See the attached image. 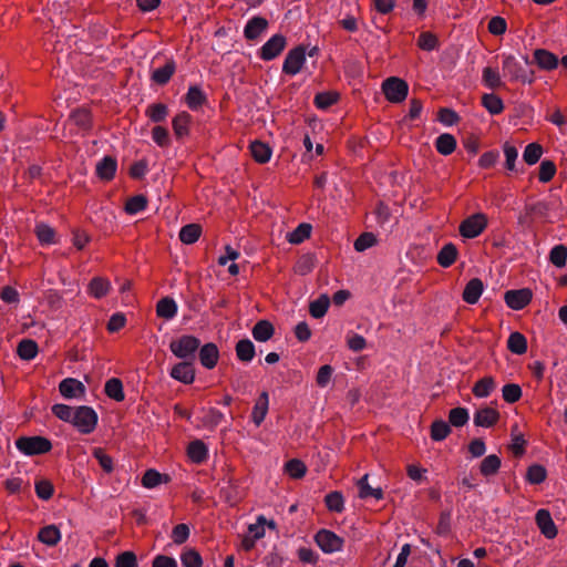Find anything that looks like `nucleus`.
Instances as JSON below:
<instances>
[{
  "mask_svg": "<svg viewBox=\"0 0 567 567\" xmlns=\"http://www.w3.org/2000/svg\"><path fill=\"white\" fill-rule=\"evenodd\" d=\"M17 449L25 455H41L52 450V443L44 436H20L16 441Z\"/></svg>",
  "mask_w": 567,
  "mask_h": 567,
  "instance_id": "obj_1",
  "label": "nucleus"
},
{
  "mask_svg": "<svg viewBox=\"0 0 567 567\" xmlns=\"http://www.w3.org/2000/svg\"><path fill=\"white\" fill-rule=\"evenodd\" d=\"M200 341L194 336H182L169 343L171 351L179 359L194 361L195 352L198 350Z\"/></svg>",
  "mask_w": 567,
  "mask_h": 567,
  "instance_id": "obj_2",
  "label": "nucleus"
},
{
  "mask_svg": "<svg viewBox=\"0 0 567 567\" xmlns=\"http://www.w3.org/2000/svg\"><path fill=\"white\" fill-rule=\"evenodd\" d=\"M97 420V414L91 406L81 405L75 408L72 425L76 427L80 433L90 434L95 430Z\"/></svg>",
  "mask_w": 567,
  "mask_h": 567,
  "instance_id": "obj_3",
  "label": "nucleus"
},
{
  "mask_svg": "<svg viewBox=\"0 0 567 567\" xmlns=\"http://www.w3.org/2000/svg\"><path fill=\"white\" fill-rule=\"evenodd\" d=\"M382 91L391 103H401L406 99L409 85L404 80L391 76L383 82Z\"/></svg>",
  "mask_w": 567,
  "mask_h": 567,
  "instance_id": "obj_4",
  "label": "nucleus"
},
{
  "mask_svg": "<svg viewBox=\"0 0 567 567\" xmlns=\"http://www.w3.org/2000/svg\"><path fill=\"white\" fill-rule=\"evenodd\" d=\"M503 71L508 73L512 80L532 84L535 81V71L524 69L513 55H506L503 60Z\"/></svg>",
  "mask_w": 567,
  "mask_h": 567,
  "instance_id": "obj_5",
  "label": "nucleus"
},
{
  "mask_svg": "<svg viewBox=\"0 0 567 567\" xmlns=\"http://www.w3.org/2000/svg\"><path fill=\"white\" fill-rule=\"evenodd\" d=\"M486 226L487 217L483 213H477L464 219L458 227V231L465 238H475Z\"/></svg>",
  "mask_w": 567,
  "mask_h": 567,
  "instance_id": "obj_6",
  "label": "nucleus"
},
{
  "mask_svg": "<svg viewBox=\"0 0 567 567\" xmlns=\"http://www.w3.org/2000/svg\"><path fill=\"white\" fill-rule=\"evenodd\" d=\"M307 48L302 44L291 49L284 61L282 72L288 75H295L302 69L306 62Z\"/></svg>",
  "mask_w": 567,
  "mask_h": 567,
  "instance_id": "obj_7",
  "label": "nucleus"
},
{
  "mask_svg": "<svg viewBox=\"0 0 567 567\" xmlns=\"http://www.w3.org/2000/svg\"><path fill=\"white\" fill-rule=\"evenodd\" d=\"M315 540L321 550L327 554L340 551L344 544L343 538L328 529L318 530Z\"/></svg>",
  "mask_w": 567,
  "mask_h": 567,
  "instance_id": "obj_8",
  "label": "nucleus"
},
{
  "mask_svg": "<svg viewBox=\"0 0 567 567\" xmlns=\"http://www.w3.org/2000/svg\"><path fill=\"white\" fill-rule=\"evenodd\" d=\"M533 55V61H529L527 55L523 56L524 62L526 64L536 63L539 69L545 71H553L559 64L558 56L546 49H536L534 50Z\"/></svg>",
  "mask_w": 567,
  "mask_h": 567,
  "instance_id": "obj_9",
  "label": "nucleus"
},
{
  "mask_svg": "<svg viewBox=\"0 0 567 567\" xmlns=\"http://www.w3.org/2000/svg\"><path fill=\"white\" fill-rule=\"evenodd\" d=\"M287 44L282 34L271 37L259 50V56L264 61H270L280 55Z\"/></svg>",
  "mask_w": 567,
  "mask_h": 567,
  "instance_id": "obj_10",
  "label": "nucleus"
},
{
  "mask_svg": "<svg viewBox=\"0 0 567 567\" xmlns=\"http://www.w3.org/2000/svg\"><path fill=\"white\" fill-rule=\"evenodd\" d=\"M533 292L528 288L507 290L504 299L506 305L514 310H520L525 308L532 301Z\"/></svg>",
  "mask_w": 567,
  "mask_h": 567,
  "instance_id": "obj_11",
  "label": "nucleus"
},
{
  "mask_svg": "<svg viewBox=\"0 0 567 567\" xmlns=\"http://www.w3.org/2000/svg\"><path fill=\"white\" fill-rule=\"evenodd\" d=\"M194 361L184 360L175 364L171 370V377L184 384H190L195 380Z\"/></svg>",
  "mask_w": 567,
  "mask_h": 567,
  "instance_id": "obj_12",
  "label": "nucleus"
},
{
  "mask_svg": "<svg viewBox=\"0 0 567 567\" xmlns=\"http://www.w3.org/2000/svg\"><path fill=\"white\" fill-rule=\"evenodd\" d=\"M499 412L492 406H484L474 414V424L482 427H492L499 421Z\"/></svg>",
  "mask_w": 567,
  "mask_h": 567,
  "instance_id": "obj_13",
  "label": "nucleus"
},
{
  "mask_svg": "<svg viewBox=\"0 0 567 567\" xmlns=\"http://www.w3.org/2000/svg\"><path fill=\"white\" fill-rule=\"evenodd\" d=\"M535 519L538 528L546 538L553 539L557 536L556 525L547 509H539L536 513Z\"/></svg>",
  "mask_w": 567,
  "mask_h": 567,
  "instance_id": "obj_14",
  "label": "nucleus"
},
{
  "mask_svg": "<svg viewBox=\"0 0 567 567\" xmlns=\"http://www.w3.org/2000/svg\"><path fill=\"white\" fill-rule=\"evenodd\" d=\"M59 391L64 398L72 399L84 395L85 386L76 379L66 378L60 382Z\"/></svg>",
  "mask_w": 567,
  "mask_h": 567,
  "instance_id": "obj_15",
  "label": "nucleus"
},
{
  "mask_svg": "<svg viewBox=\"0 0 567 567\" xmlns=\"http://www.w3.org/2000/svg\"><path fill=\"white\" fill-rule=\"evenodd\" d=\"M269 23L267 19L262 17H254L250 19L245 29H244V35L247 40L254 41L259 38V35L267 30Z\"/></svg>",
  "mask_w": 567,
  "mask_h": 567,
  "instance_id": "obj_16",
  "label": "nucleus"
},
{
  "mask_svg": "<svg viewBox=\"0 0 567 567\" xmlns=\"http://www.w3.org/2000/svg\"><path fill=\"white\" fill-rule=\"evenodd\" d=\"M483 290V281L480 278H473L466 284L462 298L465 302L475 305L482 296Z\"/></svg>",
  "mask_w": 567,
  "mask_h": 567,
  "instance_id": "obj_17",
  "label": "nucleus"
},
{
  "mask_svg": "<svg viewBox=\"0 0 567 567\" xmlns=\"http://www.w3.org/2000/svg\"><path fill=\"white\" fill-rule=\"evenodd\" d=\"M199 361L207 368L213 369L216 367L219 358V351L215 343L209 342L204 344L199 350Z\"/></svg>",
  "mask_w": 567,
  "mask_h": 567,
  "instance_id": "obj_18",
  "label": "nucleus"
},
{
  "mask_svg": "<svg viewBox=\"0 0 567 567\" xmlns=\"http://www.w3.org/2000/svg\"><path fill=\"white\" fill-rule=\"evenodd\" d=\"M117 163L112 156H105L96 165V175L102 181H112L116 173Z\"/></svg>",
  "mask_w": 567,
  "mask_h": 567,
  "instance_id": "obj_19",
  "label": "nucleus"
},
{
  "mask_svg": "<svg viewBox=\"0 0 567 567\" xmlns=\"http://www.w3.org/2000/svg\"><path fill=\"white\" fill-rule=\"evenodd\" d=\"M254 339L258 342H266L275 334V327L269 320H259L251 330Z\"/></svg>",
  "mask_w": 567,
  "mask_h": 567,
  "instance_id": "obj_20",
  "label": "nucleus"
},
{
  "mask_svg": "<svg viewBox=\"0 0 567 567\" xmlns=\"http://www.w3.org/2000/svg\"><path fill=\"white\" fill-rule=\"evenodd\" d=\"M176 71L174 60H168L163 68L156 69L152 72L151 79L158 85H165L169 82L171 78Z\"/></svg>",
  "mask_w": 567,
  "mask_h": 567,
  "instance_id": "obj_21",
  "label": "nucleus"
},
{
  "mask_svg": "<svg viewBox=\"0 0 567 567\" xmlns=\"http://www.w3.org/2000/svg\"><path fill=\"white\" fill-rule=\"evenodd\" d=\"M268 392L262 391L260 395L258 396L255 406L252 409L251 417L254 423L259 426L261 422L265 420L267 412H268Z\"/></svg>",
  "mask_w": 567,
  "mask_h": 567,
  "instance_id": "obj_22",
  "label": "nucleus"
},
{
  "mask_svg": "<svg viewBox=\"0 0 567 567\" xmlns=\"http://www.w3.org/2000/svg\"><path fill=\"white\" fill-rule=\"evenodd\" d=\"M190 120L192 117L187 112H181L173 118V131L177 138H183L189 134Z\"/></svg>",
  "mask_w": 567,
  "mask_h": 567,
  "instance_id": "obj_23",
  "label": "nucleus"
},
{
  "mask_svg": "<svg viewBox=\"0 0 567 567\" xmlns=\"http://www.w3.org/2000/svg\"><path fill=\"white\" fill-rule=\"evenodd\" d=\"M250 154L252 158L260 164H265L270 159L271 148L268 144L261 141H254L250 143Z\"/></svg>",
  "mask_w": 567,
  "mask_h": 567,
  "instance_id": "obj_24",
  "label": "nucleus"
},
{
  "mask_svg": "<svg viewBox=\"0 0 567 567\" xmlns=\"http://www.w3.org/2000/svg\"><path fill=\"white\" fill-rule=\"evenodd\" d=\"M177 312V305L171 297H164L156 305V315L165 320H171Z\"/></svg>",
  "mask_w": 567,
  "mask_h": 567,
  "instance_id": "obj_25",
  "label": "nucleus"
},
{
  "mask_svg": "<svg viewBox=\"0 0 567 567\" xmlns=\"http://www.w3.org/2000/svg\"><path fill=\"white\" fill-rule=\"evenodd\" d=\"M208 450L205 443L200 440L192 441L187 447L188 457L196 464L204 462L207 458Z\"/></svg>",
  "mask_w": 567,
  "mask_h": 567,
  "instance_id": "obj_26",
  "label": "nucleus"
},
{
  "mask_svg": "<svg viewBox=\"0 0 567 567\" xmlns=\"http://www.w3.org/2000/svg\"><path fill=\"white\" fill-rule=\"evenodd\" d=\"M457 248L454 244L449 243L439 251L436 260L440 266L447 268L452 266L457 258Z\"/></svg>",
  "mask_w": 567,
  "mask_h": 567,
  "instance_id": "obj_27",
  "label": "nucleus"
},
{
  "mask_svg": "<svg viewBox=\"0 0 567 567\" xmlns=\"http://www.w3.org/2000/svg\"><path fill=\"white\" fill-rule=\"evenodd\" d=\"M38 539L48 546H55L61 539L60 529L55 525L44 526L39 530Z\"/></svg>",
  "mask_w": 567,
  "mask_h": 567,
  "instance_id": "obj_28",
  "label": "nucleus"
},
{
  "mask_svg": "<svg viewBox=\"0 0 567 567\" xmlns=\"http://www.w3.org/2000/svg\"><path fill=\"white\" fill-rule=\"evenodd\" d=\"M501 465L502 461L497 455H487L480 464V473L485 477L494 476L498 473Z\"/></svg>",
  "mask_w": 567,
  "mask_h": 567,
  "instance_id": "obj_29",
  "label": "nucleus"
},
{
  "mask_svg": "<svg viewBox=\"0 0 567 567\" xmlns=\"http://www.w3.org/2000/svg\"><path fill=\"white\" fill-rule=\"evenodd\" d=\"M70 121L84 131H89L92 127V115L87 109H76L72 111Z\"/></svg>",
  "mask_w": 567,
  "mask_h": 567,
  "instance_id": "obj_30",
  "label": "nucleus"
},
{
  "mask_svg": "<svg viewBox=\"0 0 567 567\" xmlns=\"http://www.w3.org/2000/svg\"><path fill=\"white\" fill-rule=\"evenodd\" d=\"M435 147L440 154L450 155L456 148V140L452 134L443 133L436 138Z\"/></svg>",
  "mask_w": 567,
  "mask_h": 567,
  "instance_id": "obj_31",
  "label": "nucleus"
},
{
  "mask_svg": "<svg viewBox=\"0 0 567 567\" xmlns=\"http://www.w3.org/2000/svg\"><path fill=\"white\" fill-rule=\"evenodd\" d=\"M202 235V226L199 224H188L182 227L179 239L186 245L196 243Z\"/></svg>",
  "mask_w": 567,
  "mask_h": 567,
  "instance_id": "obj_32",
  "label": "nucleus"
},
{
  "mask_svg": "<svg viewBox=\"0 0 567 567\" xmlns=\"http://www.w3.org/2000/svg\"><path fill=\"white\" fill-rule=\"evenodd\" d=\"M169 476L166 474H161L156 470L150 468L147 470L142 477V485L146 488H154L158 486L161 483H168Z\"/></svg>",
  "mask_w": 567,
  "mask_h": 567,
  "instance_id": "obj_33",
  "label": "nucleus"
},
{
  "mask_svg": "<svg viewBox=\"0 0 567 567\" xmlns=\"http://www.w3.org/2000/svg\"><path fill=\"white\" fill-rule=\"evenodd\" d=\"M237 358L243 362H249L255 357V346L249 339H241L235 347Z\"/></svg>",
  "mask_w": 567,
  "mask_h": 567,
  "instance_id": "obj_34",
  "label": "nucleus"
},
{
  "mask_svg": "<svg viewBox=\"0 0 567 567\" xmlns=\"http://www.w3.org/2000/svg\"><path fill=\"white\" fill-rule=\"evenodd\" d=\"M507 348L515 354H524L527 351V340L520 332H512L507 340Z\"/></svg>",
  "mask_w": 567,
  "mask_h": 567,
  "instance_id": "obj_35",
  "label": "nucleus"
},
{
  "mask_svg": "<svg viewBox=\"0 0 567 567\" xmlns=\"http://www.w3.org/2000/svg\"><path fill=\"white\" fill-rule=\"evenodd\" d=\"M482 105L492 114L497 115L504 111L503 100L494 94L486 93L482 96Z\"/></svg>",
  "mask_w": 567,
  "mask_h": 567,
  "instance_id": "obj_36",
  "label": "nucleus"
},
{
  "mask_svg": "<svg viewBox=\"0 0 567 567\" xmlns=\"http://www.w3.org/2000/svg\"><path fill=\"white\" fill-rule=\"evenodd\" d=\"M104 391L110 399H113L116 402H121L125 398L123 391V383L117 378H112L107 380L104 386Z\"/></svg>",
  "mask_w": 567,
  "mask_h": 567,
  "instance_id": "obj_37",
  "label": "nucleus"
},
{
  "mask_svg": "<svg viewBox=\"0 0 567 567\" xmlns=\"http://www.w3.org/2000/svg\"><path fill=\"white\" fill-rule=\"evenodd\" d=\"M185 100L188 107L192 110H198L207 101L204 92L196 85L188 89Z\"/></svg>",
  "mask_w": 567,
  "mask_h": 567,
  "instance_id": "obj_38",
  "label": "nucleus"
},
{
  "mask_svg": "<svg viewBox=\"0 0 567 567\" xmlns=\"http://www.w3.org/2000/svg\"><path fill=\"white\" fill-rule=\"evenodd\" d=\"M494 389V379L492 377H484L474 384L472 392L476 398H486Z\"/></svg>",
  "mask_w": 567,
  "mask_h": 567,
  "instance_id": "obj_39",
  "label": "nucleus"
},
{
  "mask_svg": "<svg viewBox=\"0 0 567 567\" xmlns=\"http://www.w3.org/2000/svg\"><path fill=\"white\" fill-rule=\"evenodd\" d=\"M38 343L32 339H23L19 342L17 352L23 360H31L38 353Z\"/></svg>",
  "mask_w": 567,
  "mask_h": 567,
  "instance_id": "obj_40",
  "label": "nucleus"
},
{
  "mask_svg": "<svg viewBox=\"0 0 567 567\" xmlns=\"http://www.w3.org/2000/svg\"><path fill=\"white\" fill-rule=\"evenodd\" d=\"M452 432V429L449 424V422H445L444 420H435L431 425V439L433 441H443L446 439Z\"/></svg>",
  "mask_w": 567,
  "mask_h": 567,
  "instance_id": "obj_41",
  "label": "nucleus"
},
{
  "mask_svg": "<svg viewBox=\"0 0 567 567\" xmlns=\"http://www.w3.org/2000/svg\"><path fill=\"white\" fill-rule=\"evenodd\" d=\"M285 473L291 478L299 480L306 475L307 466L301 460L292 458L285 464Z\"/></svg>",
  "mask_w": 567,
  "mask_h": 567,
  "instance_id": "obj_42",
  "label": "nucleus"
},
{
  "mask_svg": "<svg viewBox=\"0 0 567 567\" xmlns=\"http://www.w3.org/2000/svg\"><path fill=\"white\" fill-rule=\"evenodd\" d=\"M316 265L315 254L308 252L302 255L295 265V272L300 276H306L312 271Z\"/></svg>",
  "mask_w": 567,
  "mask_h": 567,
  "instance_id": "obj_43",
  "label": "nucleus"
},
{
  "mask_svg": "<svg viewBox=\"0 0 567 567\" xmlns=\"http://www.w3.org/2000/svg\"><path fill=\"white\" fill-rule=\"evenodd\" d=\"M330 299L327 295H321L315 301H311L309 305V312L313 318H322L329 308Z\"/></svg>",
  "mask_w": 567,
  "mask_h": 567,
  "instance_id": "obj_44",
  "label": "nucleus"
},
{
  "mask_svg": "<svg viewBox=\"0 0 567 567\" xmlns=\"http://www.w3.org/2000/svg\"><path fill=\"white\" fill-rule=\"evenodd\" d=\"M146 115L154 123L164 122L168 115V107L164 103H154L146 109Z\"/></svg>",
  "mask_w": 567,
  "mask_h": 567,
  "instance_id": "obj_45",
  "label": "nucleus"
},
{
  "mask_svg": "<svg viewBox=\"0 0 567 567\" xmlns=\"http://www.w3.org/2000/svg\"><path fill=\"white\" fill-rule=\"evenodd\" d=\"M339 97L340 94L336 91L320 92L315 96L313 102L318 109L326 110L336 104Z\"/></svg>",
  "mask_w": 567,
  "mask_h": 567,
  "instance_id": "obj_46",
  "label": "nucleus"
},
{
  "mask_svg": "<svg viewBox=\"0 0 567 567\" xmlns=\"http://www.w3.org/2000/svg\"><path fill=\"white\" fill-rule=\"evenodd\" d=\"M470 415L465 408H454L449 412V424L450 426L461 427L468 422Z\"/></svg>",
  "mask_w": 567,
  "mask_h": 567,
  "instance_id": "obj_47",
  "label": "nucleus"
},
{
  "mask_svg": "<svg viewBox=\"0 0 567 567\" xmlns=\"http://www.w3.org/2000/svg\"><path fill=\"white\" fill-rule=\"evenodd\" d=\"M549 261L557 268L566 266L567 247L565 245H556L549 252Z\"/></svg>",
  "mask_w": 567,
  "mask_h": 567,
  "instance_id": "obj_48",
  "label": "nucleus"
},
{
  "mask_svg": "<svg viewBox=\"0 0 567 567\" xmlns=\"http://www.w3.org/2000/svg\"><path fill=\"white\" fill-rule=\"evenodd\" d=\"M110 289V282L101 277L93 278L89 284V291L95 298L104 297Z\"/></svg>",
  "mask_w": 567,
  "mask_h": 567,
  "instance_id": "obj_49",
  "label": "nucleus"
},
{
  "mask_svg": "<svg viewBox=\"0 0 567 567\" xmlns=\"http://www.w3.org/2000/svg\"><path fill=\"white\" fill-rule=\"evenodd\" d=\"M547 477L546 468L540 464H533L527 468L526 480L530 484H540Z\"/></svg>",
  "mask_w": 567,
  "mask_h": 567,
  "instance_id": "obj_50",
  "label": "nucleus"
},
{
  "mask_svg": "<svg viewBox=\"0 0 567 567\" xmlns=\"http://www.w3.org/2000/svg\"><path fill=\"white\" fill-rule=\"evenodd\" d=\"M482 80L486 86L492 90L503 86V82L501 80V75L498 71L492 69L491 66H486L483 70Z\"/></svg>",
  "mask_w": 567,
  "mask_h": 567,
  "instance_id": "obj_51",
  "label": "nucleus"
},
{
  "mask_svg": "<svg viewBox=\"0 0 567 567\" xmlns=\"http://www.w3.org/2000/svg\"><path fill=\"white\" fill-rule=\"evenodd\" d=\"M312 227L310 224H300L292 233L288 235V241L291 244H300L311 235Z\"/></svg>",
  "mask_w": 567,
  "mask_h": 567,
  "instance_id": "obj_52",
  "label": "nucleus"
},
{
  "mask_svg": "<svg viewBox=\"0 0 567 567\" xmlns=\"http://www.w3.org/2000/svg\"><path fill=\"white\" fill-rule=\"evenodd\" d=\"M34 233L41 244H53L55 238V230L47 224H38Z\"/></svg>",
  "mask_w": 567,
  "mask_h": 567,
  "instance_id": "obj_53",
  "label": "nucleus"
},
{
  "mask_svg": "<svg viewBox=\"0 0 567 567\" xmlns=\"http://www.w3.org/2000/svg\"><path fill=\"white\" fill-rule=\"evenodd\" d=\"M147 206V198L144 195H135L128 198L125 203V212L130 215H134Z\"/></svg>",
  "mask_w": 567,
  "mask_h": 567,
  "instance_id": "obj_54",
  "label": "nucleus"
},
{
  "mask_svg": "<svg viewBox=\"0 0 567 567\" xmlns=\"http://www.w3.org/2000/svg\"><path fill=\"white\" fill-rule=\"evenodd\" d=\"M324 503L330 512L341 513L343 511V496L341 492L334 491L327 494Z\"/></svg>",
  "mask_w": 567,
  "mask_h": 567,
  "instance_id": "obj_55",
  "label": "nucleus"
},
{
  "mask_svg": "<svg viewBox=\"0 0 567 567\" xmlns=\"http://www.w3.org/2000/svg\"><path fill=\"white\" fill-rule=\"evenodd\" d=\"M543 154V147L538 143H530L525 147L523 158L528 165L536 164Z\"/></svg>",
  "mask_w": 567,
  "mask_h": 567,
  "instance_id": "obj_56",
  "label": "nucleus"
},
{
  "mask_svg": "<svg viewBox=\"0 0 567 567\" xmlns=\"http://www.w3.org/2000/svg\"><path fill=\"white\" fill-rule=\"evenodd\" d=\"M181 560L184 567H202L203 565L200 554L194 548L185 550L181 556Z\"/></svg>",
  "mask_w": 567,
  "mask_h": 567,
  "instance_id": "obj_57",
  "label": "nucleus"
},
{
  "mask_svg": "<svg viewBox=\"0 0 567 567\" xmlns=\"http://www.w3.org/2000/svg\"><path fill=\"white\" fill-rule=\"evenodd\" d=\"M502 395L505 402L515 403L522 398V389L516 383H508L503 386Z\"/></svg>",
  "mask_w": 567,
  "mask_h": 567,
  "instance_id": "obj_58",
  "label": "nucleus"
},
{
  "mask_svg": "<svg viewBox=\"0 0 567 567\" xmlns=\"http://www.w3.org/2000/svg\"><path fill=\"white\" fill-rule=\"evenodd\" d=\"M51 410L52 413L58 419L72 424L75 414V409H73L70 405L59 403L54 404Z\"/></svg>",
  "mask_w": 567,
  "mask_h": 567,
  "instance_id": "obj_59",
  "label": "nucleus"
},
{
  "mask_svg": "<svg viewBox=\"0 0 567 567\" xmlns=\"http://www.w3.org/2000/svg\"><path fill=\"white\" fill-rule=\"evenodd\" d=\"M417 45L420 49L425 51H432L437 49L439 40L432 32H422L417 39Z\"/></svg>",
  "mask_w": 567,
  "mask_h": 567,
  "instance_id": "obj_60",
  "label": "nucleus"
},
{
  "mask_svg": "<svg viewBox=\"0 0 567 567\" xmlns=\"http://www.w3.org/2000/svg\"><path fill=\"white\" fill-rule=\"evenodd\" d=\"M556 174V165L553 161H543L539 166L538 178L542 183H548Z\"/></svg>",
  "mask_w": 567,
  "mask_h": 567,
  "instance_id": "obj_61",
  "label": "nucleus"
},
{
  "mask_svg": "<svg viewBox=\"0 0 567 567\" xmlns=\"http://www.w3.org/2000/svg\"><path fill=\"white\" fill-rule=\"evenodd\" d=\"M35 493L39 498L48 501L53 496L54 486L48 480H41L35 483Z\"/></svg>",
  "mask_w": 567,
  "mask_h": 567,
  "instance_id": "obj_62",
  "label": "nucleus"
},
{
  "mask_svg": "<svg viewBox=\"0 0 567 567\" xmlns=\"http://www.w3.org/2000/svg\"><path fill=\"white\" fill-rule=\"evenodd\" d=\"M152 137L161 147H167L171 143L168 130L161 125L153 127Z\"/></svg>",
  "mask_w": 567,
  "mask_h": 567,
  "instance_id": "obj_63",
  "label": "nucleus"
},
{
  "mask_svg": "<svg viewBox=\"0 0 567 567\" xmlns=\"http://www.w3.org/2000/svg\"><path fill=\"white\" fill-rule=\"evenodd\" d=\"M115 567H137L136 555L131 551H123L115 558Z\"/></svg>",
  "mask_w": 567,
  "mask_h": 567,
  "instance_id": "obj_64",
  "label": "nucleus"
}]
</instances>
